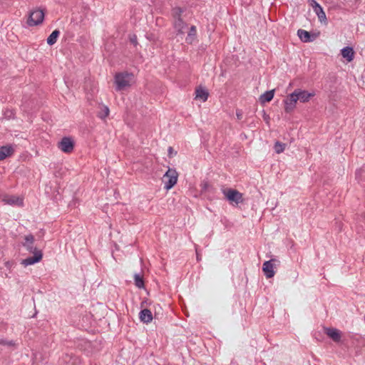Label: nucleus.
<instances>
[{
	"mask_svg": "<svg viewBox=\"0 0 365 365\" xmlns=\"http://www.w3.org/2000/svg\"><path fill=\"white\" fill-rule=\"evenodd\" d=\"M135 84V73L128 70H120L113 75L112 85L116 92H125Z\"/></svg>",
	"mask_w": 365,
	"mask_h": 365,
	"instance_id": "nucleus-1",
	"label": "nucleus"
},
{
	"mask_svg": "<svg viewBox=\"0 0 365 365\" xmlns=\"http://www.w3.org/2000/svg\"><path fill=\"white\" fill-rule=\"evenodd\" d=\"M185 9L182 7H175L172 11L173 26L176 36L190 25L185 20Z\"/></svg>",
	"mask_w": 365,
	"mask_h": 365,
	"instance_id": "nucleus-2",
	"label": "nucleus"
},
{
	"mask_svg": "<svg viewBox=\"0 0 365 365\" xmlns=\"http://www.w3.org/2000/svg\"><path fill=\"white\" fill-rule=\"evenodd\" d=\"M44 18V10L41 8H36L29 12L26 21V24L29 27L39 26L43 23Z\"/></svg>",
	"mask_w": 365,
	"mask_h": 365,
	"instance_id": "nucleus-3",
	"label": "nucleus"
},
{
	"mask_svg": "<svg viewBox=\"0 0 365 365\" xmlns=\"http://www.w3.org/2000/svg\"><path fill=\"white\" fill-rule=\"evenodd\" d=\"M178 176L179 174L175 169L168 168L163 177V182L165 186L164 188L166 190H170L178 182Z\"/></svg>",
	"mask_w": 365,
	"mask_h": 365,
	"instance_id": "nucleus-4",
	"label": "nucleus"
},
{
	"mask_svg": "<svg viewBox=\"0 0 365 365\" xmlns=\"http://www.w3.org/2000/svg\"><path fill=\"white\" fill-rule=\"evenodd\" d=\"M180 40L187 43H192L197 37V27L190 24L187 28L177 36Z\"/></svg>",
	"mask_w": 365,
	"mask_h": 365,
	"instance_id": "nucleus-5",
	"label": "nucleus"
},
{
	"mask_svg": "<svg viewBox=\"0 0 365 365\" xmlns=\"http://www.w3.org/2000/svg\"><path fill=\"white\" fill-rule=\"evenodd\" d=\"M58 148L63 153L71 154L75 148V142L71 137H63L58 143Z\"/></svg>",
	"mask_w": 365,
	"mask_h": 365,
	"instance_id": "nucleus-6",
	"label": "nucleus"
},
{
	"mask_svg": "<svg viewBox=\"0 0 365 365\" xmlns=\"http://www.w3.org/2000/svg\"><path fill=\"white\" fill-rule=\"evenodd\" d=\"M210 96L208 88L202 85H198L195 87L194 91V99L200 103H205Z\"/></svg>",
	"mask_w": 365,
	"mask_h": 365,
	"instance_id": "nucleus-7",
	"label": "nucleus"
},
{
	"mask_svg": "<svg viewBox=\"0 0 365 365\" xmlns=\"http://www.w3.org/2000/svg\"><path fill=\"white\" fill-rule=\"evenodd\" d=\"M298 98L295 91L289 94L284 101V110L286 113H291L297 107Z\"/></svg>",
	"mask_w": 365,
	"mask_h": 365,
	"instance_id": "nucleus-8",
	"label": "nucleus"
},
{
	"mask_svg": "<svg viewBox=\"0 0 365 365\" xmlns=\"http://www.w3.org/2000/svg\"><path fill=\"white\" fill-rule=\"evenodd\" d=\"M224 195L231 203L238 205L244 201L243 195L237 190H225L224 191Z\"/></svg>",
	"mask_w": 365,
	"mask_h": 365,
	"instance_id": "nucleus-9",
	"label": "nucleus"
},
{
	"mask_svg": "<svg viewBox=\"0 0 365 365\" xmlns=\"http://www.w3.org/2000/svg\"><path fill=\"white\" fill-rule=\"evenodd\" d=\"M2 202L6 205L23 206L24 203V198L22 195H4L1 199Z\"/></svg>",
	"mask_w": 365,
	"mask_h": 365,
	"instance_id": "nucleus-10",
	"label": "nucleus"
},
{
	"mask_svg": "<svg viewBox=\"0 0 365 365\" xmlns=\"http://www.w3.org/2000/svg\"><path fill=\"white\" fill-rule=\"evenodd\" d=\"M294 91L297 96L298 100L302 103L309 102L316 96L314 91L296 89Z\"/></svg>",
	"mask_w": 365,
	"mask_h": 365,
	"instance_id": "nucleus-11",
	"label": "nucleus"
},
{
	"mask_svg": "<svg viewBox=\"0 0 365 365\" xmlns=\"http://www.w3.org/2000/svg\"><path fill=\"white\" fill-rule=\"evenodd\" d=\"M15 153V148L11 144H6L0 147V161L11 158Z\"/></svg>",
	"mask_w": 365,
	"mask_h": 365,
	"instance_id": "nucleus-12",
	"label": "nucleus"
},
{
	"mask_svg": "<svg viewBox=\"0 0 365 365\" xmlns=\"http://www.w3.org/2000/svg\"><path fill=\"white\" fill-rule=\"evenodd\" d=\"M297 36L304 43H309L318 38L319 32L312 34L306 30L299 29L297 31Z\"/></svg>",
	"mask_w": 365,
	"mask_h": 365,
	"instance_id": "nucleus-13",
	"label": "nucleus"
},
{
	"mask_svg": "<svg viewBox=\"0 0 365 365\" xmlns=\"http://www.w3.org/2000/svg\"><path fill=\"white\" fill-rule=\"evenodd\" d=\"M32 253L34 255L33 257H28L22 261L21 264L24 266L26 267L28 265H31L34 263L38 262L39 261L41 260L43 254L40 250L34 248V250L32 251Z\"/></svg>",
	"mask_w": 365,
	"mask_h": 365,
	"instance_id": "nucleus-14",
	"label": "nucleus"
},
{
	"mask_svg": "<svg viewBox=\"0 0 365 365\" xmlns=\"http://www.w3.org/2000/svg\"><path fill=\"white\" fill-rule=\"evenodd\" d=\"M324 331L325 334L334 342H341L342 334L339 330L331 327H325Z\"/></svg>",
	"mask_w": 365,
	"mask_h": 365,
	"instance_id": "nucleus-15",
	"label": "nucleus"
},
{
	"mask_svg": "<svg viewBox=\"0 0 365 365\" xmlns=\"http://www.w3.org/2000/svg\"><path fill=\"white\" fill-rule=\"evenodd\" d=\"M341 55L347 63L353 61L355 56V52L352 47L346 46L344 47L341 51Z\"/></svg>",
	"mask_w": 365,
	"mask_h": 365,
	"instance_id": "nucleus-16",
	"label": "nucleus"
},
{
	"mask_svg": "<svg viewBox=\"0 0 365 365\" xmlns=\"http://www.w3.org/2000/svg\"><path fill=\"white\" fill-rule=\"evenodd\" d=\"M139 318L143 323L147 324L150 323L153 319V314L151 311L148 309H143L140 312Z\"/></svg>",
	"mask_w": 365,
	"mask_h": 365,
	"instance_id": "nucleus-17",
	"label": "nucleus"
},
{
	"mask_svg": "<svg viewBox=\"0 0 365 365\" xmlns=\"http://www.w3.org/2000/svg\"><path fill=\"white\" fill-rule=\"evenodd\" d=\"M274 90L266 91L259 96V101L262 105H264L266 103L271 101L274 98Z\"/></svg>",
	"mask_w": 365,
	"mask_h": 365,
	"instance_id": "nucleus-18",
	"label": "nucleus"
},
{
	"mask_svg": "<svg viewBox=\"0 0 365 365\" xmlns=\"http://www.w3.org/2000/svg\"><path fill=\"white\" fill-rule=\"evenodd\" d=\"M263 272L267 277H272L274 274V266L271 262H266L263 264Z\"/></svg>",
	"mask_w": 365,
	"mask_h": 365,
	"instance_id": "nucleus-19",
	"label": "nucleus"
},
{
	"mask_svg": "<svg viewBox=\"0 0 365 365\" xmlns=\"http://www.w3.org/2000/svg\"><path fill=\"white\" fill-rule=\"evenodd\" d=\"M273 148L274 152L279 155L285 151L287 148V144L281 141H276L274 144Z\"/></svg>",
	"mask_w": 365,
	"mask_h": 365,
	"instance_id": "nucleus-20",
	"label": "nucleus"
},
{
	"mask_svg": "<svg viewBox=\"0 0 365 365\" xmlns=\"http://www.w3.org/2000/svg\"><path fill=\"white\" fill-rule=\"evenodd\" d=\"M59 31L57 30L53 31L47 38L46 42L49 46H53L57 41V39L59 36Z\"/></svg>",
	"mask_w": 365,
	"mask_h": 365,
	"instance_id": "nucleus-21",
	"label": "nucleus"
},
{
	"mask_svg": "<svg viewBox=\"0 0 365 365\" xmlns=\"http://www.w3.org/2000/svg\"><path fill=\"white\" fill-rule=\"evenodd\" d=\"M317 7L319 9V12H318V18L321 23H323L324 24H327V16L323 11L322 8L319 5L317 4Z\"/></svg>",
	"mask_w": 365,
	"mask_h": 365,
	"instance_id": "nucleus-22",
	"label": "nucleus"
},
{
	"mask_svg": "<svg viewBox=\"0 0 365 365\" xmlns=\"http://www.w3.org/2000/svg\"><path fill=\"white\" fill-rule=\"evenodd\" d=\"M24 246L30 247L34 242V237L32 235H26L24 237Z\"/></svg>",
	"mask_w": 365,
	"mask_h": 365,
	"instance_id": "nucleus-23",
	"label": "nucleus"
},
{
	"mask_svg": "<svg viewBox=\"0 0 365 365\" xmlns=\"http://www.w3.org/2000/svg\"><path fill=\"white\" fill-rule=\"evenodd\" d=\"M167 153H168V158H174L177 155V151L174 149V148L173 147H169L168 149H167Z\"/></svg>",
	"mask_w": 365,
	"mask_h": 365,
	"instance_id": "nucleus-24",
	"label": "nucleus"
},
{
	"mask_svg": "<svg viewBox=\"0 0 365 365\" xmlns=\"http://www.w3.org/2000/svg\"><path fill=\"white\" fill-rule=\"evenodd\" d=\"M135 285L139 287V288H141L143 287V281L142 279V278L139 276V275H135Z\"/></svg>",
	"mask_w": 365,
	"mask_h": 365,
	"instance_id": "nucleus-25",
	"label": "nucleus"
},
{
	"mask_svg": "<svg viewBox=\"0 0 365 365\" xmlns=\"http://www.w3.org/2000/svg\"><path fill=\"white\" fill-rule=\"evenodd\" d=\"M109 115V109L107 107H105L102 111L101 118H106Z\"/></svg>",
	"mask_w": 365,
	"mask_h": 365,
	"instance_id": "nucleus-26",
	"label": "nucleus"
},
{
	"mask_svg": "<svg viewBox=\"0 0 365 365\" xmlns=\"http://www.w3.org/2000/svg\"><path fill=\"white\" fill-rule=\"evenodd\" d=\"M314 4H315L314 11L318 15V12H319V9L317 7V4H318L315 2Z\"/></svg>",
	"mask_w": 365,
	"mask_h": 365,
	"instance_id": "nucleus-27",
	"label": "nucleus"
}]
</instances>
